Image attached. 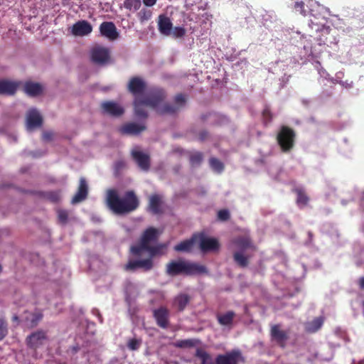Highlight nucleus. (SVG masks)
<instances>
[{"mask_svg":"<svg viewBox=\"0 0 364 364\" xmlns=\"http://www.w3.org/2000/svg\"><path fill=\"white\" fill-rule=\"evenodd\" d=\"M166 92L160 87H154L143 97H136L134 100V114L137 117L146 119L148 112L145 107L154 109L161 115L175 114L183 109L186 104V97L182 94H177L173 98V102H166Z\"/></svg>","mask_w":364,"mask_h":364,"instance_id":"1","label":"nucleus"},{"mask_svg":"<svg viewBox=\"0 0 364 364\" xmlns=\"http://www.w3.org/2000/svg\"><path fill=\"white\" fill-rule=\"evenodd\" d=\"M106 202L114 214L120 215L135 211L140 205L139 198L132 190L126 191L120 198L117 190L109 189L107 191Z\"/></svg>","mask_w":364,"mask_h":364,"instance_id":"2","label":"nucleus"},{"mask_svg":"<svg viewBox=\"0 0 364 364\" xmlns=\"http://www.w3.org/2000/svg\"><path fill=\"white\" fill-rule=\"evenodd\" d=\"M195 357L200 360V364H238L242 359L240 350H232L225 354L218 355L214 361L212 356L201 348L196 349Z\"/></svg>","mask_w":364,"mask_h":364,"instance_id":"3","label":"nucleus"},{"mask_svg":"<svg viewBox=\"0 0 364 364\" xmlns=\"http://www.w3.org/2000/svg\"><path fill=\"white\" fill-rule=\"evenodd\" d=\"M166 274L170 276H176L179 274L194 275L203 274L207 272L203 265L188 261L179 259L172 260L166 264Z\"/></svg>","mask_w":364,"mask_h":364,"instance_id":"4","label":"nucleus"},{"mask_svg":"<svg viewBox=\"0 0 364 364\" xmlns=\"http://www.w3.org/2000/svg\"><path fill=\"white\" fill-rule=\"evenodd\" d=\"M296 131L287 125H282L277 134L276 140L283 153L290 152L295 146Z\"/></svg>","mask_w":364,"mask_h":364,"instance_id":"5","label":"nucleus"},{"mask_svg":"<svg viewBox=\"0 0 364 364\" xmlns=\"http://www.w3.org/2000/svg\"><path fill=\"white\" fill-rule=\"evenodd\" d=\"M159 231L156 228L150 227L146 229L141 237L140 242L142 243V247L149 252L151 256L158 254L161 249V246H151V243L156 241L159 237Z\"/></svg>","mask_w":364,"mask_h":364,"instance_id":"6","label":"nucleus"},{"mask_svg":"<svg viewBox=\"0 0 364 364\" xmlns=\"http://www.w3.org/2000/svg\"><path fill=\"white\" fill-rule=\"evenodd\" d=\"M100 110L103 114L113 117H119L124 113L122 105L115 101H103L100 104Z\"/></svg>","mask_w":364,"mask_h":364,"instance_id":"7","label":"nucleus"},{"mask_svg":"<svg viewBox=\"0 0 364 364\" xmlns=\"http://www.w3.org/2000/svg\"><path fill=\"white\" fill-rule=\"evenodd\" d=\"M146 90V82L139 76L132 77L127 84V90L133 96L139 97L144 93Z\"/></svg>","mask_w":364,"mask_h":364,"instance_id":"8","label":"nucleus"},{"mask_svg":"<svg viewBox=\"0 0 364 364\" xmlns=\"http://www.w3.org/2000/svg\"><path fill=\"white\" fill-rule=\"evenodd\" d=\"M154 264L151 258L144 259H130L124 265V270L128 272H135L140 269L144 272L151 270L153 268Z\"/></svg>","mask_w":364,"mask_h":364,"instance_id":"9","label":"nucleus"},{"mask_svg":"<svg viewBox=\"0 0 364 364\" xmlns=\"http://www.w3.org/2000/svg\"><path fill=\"white\" fill-rule=\"evenodd\" d=\"M272 341L275 342L279 347L284 348L289 336L286 331L281 329L279 324L272 326L270 329Z\"/></svg>","mask_w":364,"mask_h":364,"instance_id":"10","label":"nucleus"},{"mask_svg":"<svg viewBox=\"0 0 364 364\" xmlns=\"http://www.w3.org/2000/svg\"><path fill=\"white\" fill-rule=\"evenodd\" d=\"M110 53L107 48L97 46L91 51V60L97 65H105L109 61Z\"/></svg>","mask_w":364,"mask_h":364,"instance_id":"11","label":"nucleus"},{"mask_svg":"<svg viewBox=\"0 0 364 364\" xmlns=\"http://www.w3.org/2000/svg\"><path fill=\"white\" fill-rule=\"evenodd\" d=\"M197 240L200 242V248L201 251L206 252L209 251H215L219 248V242L215 238L206 237L204 234L200 233L196 235Z\"/></svg>","mask_w":364,"mask_h":364,"instance_id":"12","label":"nucleus"},{"mask_svg":"<svg viewBox=\"0 0 364 364\" xmlns=\"http://www.w3.org/2000/svg\"><path fill=\"white\" fill-rule=\"evenodd\" d=\"M46 340V333L44 331L38 330L26 338V343L29 348L36 349L42 346Z\"/></svg>","mask_w":364,"mask_h":364,"instance_id":"13","label":"nucleus"},{"mask_svg":"<svg viewBox=\"0 0 364 364\" xmlns=\"http://www.w3.org/2000/svg\"><path fill=\"white\" fill-rule=\"evenodd\" d=\"M43 124V118L36 109H31L26 114L27 129L31 131L41 127Z\"/></svg>","mask_w":364,"mask_h":364,"instance_id":"14","label":"nucleus"},{"mask_svg":"<svg viewBox=\"0 0 364 364\" xmlns=\"http://www.w3.org/2000/svg\"><path fill=\"white\" fill-rule=\"evenodd\" d=\"M169 315V311L164 306H161L153 311V316L156 320V324L162 328H168Z\"/></svg>","mask_w":364,"mask_h":364,"instance_id":"15","label":"nucleus"},{"mask_svg":"<svg viewBox=\"0 0 364 364\" xmlns=\"http://www.w3.org/2000/svg\"><path fill=\"white\" fill-rule=\"evenodd\" d=\"M100 31L102 36L110 41H114L119 37V33L113 22L105 21L100 26Z\"/></svg>","mask_w":364,"mask_h":364,"instance_id":"16","label":"nucleus"},{"mask_svg":"<svg viewBox=\"0 0 364 364\" xmlns=\"http://www.w3.org/2000/svg\"><path fill=\"white\" fill-rule=\"evenodd\" d=\"M88 195V185L86 179L81 177L79 181L77 191L71 200L72 204H77L85 200Z\"/></svg>","mask_w":364,"mask_h":364,"instance_id":"17","label":"nucleus"},{"mask_svg":"<svg viewBox=\"0 0 364 364\" xmlns=\"http://www.w3.org/2000/svg\"><path fill=\"white\" fill-rule=\"evenodd\" d=\"M92 31V25L85 20L78 21L72 26L71 33L75 36H84Z\"/></svg>","mask_w":364,"mask_h":364,"instance_id":"18","label":"nucleus"},{"mask_svg":"<svg viewBox=\"0 0 364 364\" xmlns=\"http://www.w3.org/2000/svg\"><path fill=\"white\" fill-rule=\"evenodd\" d=\"M132 156L141 170L147 171L149 169L151 161L148 154H144L140 151H133Z\"/></svg>","mask_w":364,"mask_h":364,"instance_id":"19","label":"nucleus"},{"mask_svg":"<svg viewBox=\"0 0 364 364\" xmlns=\"http://www.w3.org/2000/svg\"><path fill=\"white\" fill-rule=\"evenodd\" d=\"M20 85L21 82L1 80H0V95H14Z\"/></svg>","mask_w":364,"mask_h":364,"instance_id":"20","label":"nucleus"},{"mask_svg":"<svg viewBox=\"0 0 364 364\" xmlns=\"http://www.w3.org/2000/svg\"><path fill=\"white\" fill-rule=\"evenodd\" d=\"M235 318V313L233 311H228L225 313H218L216 315L218 323L222 326L228 328L229 329L232 328Z\"/></svg>","mask_w":364,"mask_h":364,"instance_id":"21","label":"nucleus"},{"mask_svg":"<svg viewBox=\"0 0 364 364\" xmlns=\"http://www.w3.org/2000/svg\"><path fill=\"white\" fill-rule=\"evenodd\" d=\"M173 23L171 19L164 14H161L158 17V29L164 36H171Z\"/></svg>","mask_w":364,"mask_h":364,"instance_id":"22","label":"nucleus"},{"mask_svg":"<svg viewBox=\"0 0 364 364\" xmlns=\"http://www.w3.org/2000/svg\"><path fill=\"white\" fill-rule=\"evenodd\" d=\"M146 127L144 124H139L135 122H130L124 124L119 129L122 134L129 135H137L144 131Z\"/></svg>","mask_w":364,"mask_h":364,"instance_id":"23","label":"nucleus"},{"mask_svg":"<svg viewBox=\"0 0 364 364\" xmlns=\"http://www.w3.org/2000/svg\"><path fill=\"white\" fill-rule=\"evenodd\" d=\"M162 198L159 194L151 195L149 200V210L154 215H159L163 213Z\"/></svg>","mask_w":364,"mask_h":364,"instance_id":"24","label":"nucleus"},{"mask_svg":"<svg viewBox=\"0 0 364 364\" xmlns=\"http://www.w3.org/2000/svg\"><path fill=\"white\" fill-rule=\"evenodd\" d=\"M23 91L31 97H36L42 93L43 87L40 83L27 81L23 85Z\"/></svg>","mask_w":364,"mask_h":364,"instance_id":"25","label":"nucleus"},{"mask_svg":"<svg viewBox=\"0 0 364 364\" xmlns=\"http://www.w3.org/2000/svg\"><path fill=\"white\" fill-rule=\"evenodd\" d=\"M234 245L240 250V252L245 251L247 249H253L255 247L249 236H239L234 239Z\"/></svg>","mask_w":364,"mask_h":364,"instance_id":"26","label":"nucleus"},{"mask_svg":"<svg viewBox=\"0 0 364 364\" xmlns=\"http://www.w3.org/2000/svg\"><path fill=\"white\" fill-rule=\"evenodd\" d=\"M191 301V297L186 294L177 295L173 302V305L179 311H183Z\"/></svg>","mask_w":364,"mask_h":364,"instance_id":"27","label":"nucleus"},{"mask_svg":"<svg viewBox=\"0 0 364 364\" xmlns=\"http://www.w3.org/2000/svg\"><path fill=\"white\" fill-rule=\"evenodd\" d=\"M324 318L322 316L316 317L311 321L305 323V330L306 332L313 333L318 331L323 326Z\"/></svg>","mask_w":364,"mask_h":364,"instance_id":"28","label":"nucleus"},{"mask_svg":"<svg viewBox=\"0 0 364 364\" xmlns=\"http://www.w3.org/2000/svg\"><path fill=\"white\" fill-rule=\"evenodd\" d=\"M43 315L41 311H36L29 313L26 317V323L29 328H33L42 320Z\"/></svg>","mask_w":364,"mask_h":364,"instance_id":"29","label":"nucleus"},{"mask_svg":"<svg viewBox=\"0 0 364 364\" xmlns=\"http://www.w3.org/2000/svg\"><path fill=\"white\" fill-rule=\"evenodd\" d=\"M197 240L196 235L190 240H186L181 242L174 247V250L176 252H186L191 251L194 242Z\"/></svg>","mask_w":364,"mask_h":364,"instance_id":"30","label":"nucleus"},{"mask_svg":"<svg viewBox=\"0 0 364 364\" xmlns=\"http://www.w3.org/2000/svg\"><path fill=\"white\" fill-rule=\"evenodd\" d=\"M233 259L240 267L245 268L249 264V257L244 255L242 252L237 251L234 252Z\"/></svg>","mask_w":364,"mask_h":364,"instance_id":"31","label":"nucleus"},{"mask_svg":"<svg viewBox=\"0 0 364 364\" xmlns=\"http://www.w3.org/2000/svg\"><path fill=\"white\" fill-rule=\"evenodd\" d=\"M200 343L199 339L190 338L186 340H179L174 345L177 348H192L197 346Z\"/></svg>","mask_w":364,"mask_h":364,"instance_id":"32","label":"nucleus"},{"mask_svg":"<svg viewBox=\"0 0 364 364\" xmlns=\"http://www.w3.org/2000/svg\"><path fill=\"white\" fill-rule=\"evenodd\" d=\"M152 11L147 8H142L136 14V16L141 23L149 21L152 17Z\"/></svg>","mask_w":364,"mask_h":364,"instance_id":"33","label":"nucleus"},{"mask_svg":"<svg viewBox=\"0 0 364 364\" xmlns=\"http://www.w3.org/2000/svg\"><path fill=\"white\" fill-rule=\"evenodd\" d=\"M141 6V0H124V7L129 11H136L140 9Z\"/></svg>","mask_w":364,"mask_h":364,"instance_id":"34","label":"nucleus"},{"mask_svg":"<svg viewBox=\"0 0 364 364\" xmlns=\"http://www.w3.org/2000/svg\"><path fill=\"white\" fill-rule=\"evenodd\" d=\"M262 123L264 127L269 126L273 119V114L272 113L269 106L265 105L262 112Z\"/></svg>","mask_w":364,"mask_h":364,"instance_id":"35","label":"nucleus"},{"mask_svg":"<svg viewBox=\"0 0 364 364\" xmlns=\"http://www.w3.org/2000/svg\"><path fill=\"white\" fill-rule=\"evenodd\" d=\"M296 203L301 206H305L309 203V198L302 189H296Z\"/></svg>","mask_w":364,"mask_h":364,"instance_id":"36","label":"nucleus"},{"mask_svg":"<svg viewBox=\"0 0 364 364\" xmlns=\"http://www.w3.org/2000/svg\"><path fill=\"white\" fill-rule=\"evenodd\" d=\"M189 160L192 166H200L203 160V155L200 151H196L190 155Z\"/></svg>","mask_w":364,"mask_h":364,"instance_id":"37","label":"nucleus"},{"mask_svg":"<svg viewBox=\"0 0 364 364\" xmlns=\"http://www.w3.org/2000/svg\"><path fill=\"white\" fill-rule=\"evenodd\" d=\"M211 168L218 173H220L224 169L223 164L218 159L212 157L209 159Z\"/></svg>","mask_w":364,"mask_h":364,"instance_id":"38","label":"nucleus"},{"mask_svg":"<svg viewBox=\"0 0 364 364\" xmlns=\"http://www.w3.org/2000/svg\"><path fill=\"white\" fill-rule=\"evenodd\" d=\"M186 31L183 27L181 26H176L174 28L172 27L171 35L174 38H182L186 35Z\"/></svg>","mask_w":364,"mask_h":364,"instance_id":"39","label":"nucleus"},{"mask_svg":"<svg viewBox=\"0 0 364 364\" xmlns=\"http://www.w3.org/2000/svg\"><path fill=\"white\" fill-rule=\"evenodd\" d=\"M141 339L132 338L127 343V347L131 350H136L141 345Z\"/></svg>","mask_w":364,"mask_h":364,"instance_id":"40","label":"nucleus"},{"mask_svg":"<svg viewBox=\"0 0 364 364\" xmlns=\"http://www.w3.org/2000/svg\"><path fill=\"white\" fill-rule=\"evenodd\" d=\"M7 333V323L3 318L0 317V341L3 340Z\"/></svg>","mask_w":364,"mask_h":364,"instance_id":"41","label":"nucleus"},{"mask_svg":"<svg viewBox=\"0 0 364 364\" xmlns=\"http://www.w3.org/2000/svg\"><path fill=\"white\" fill-rule=\"evenodd\" d=\"M58 220L61 224H66L68 219V213L65 210H59L58 211Z\"/></svg>","mask_w":364,"mask_h":364,"instance_id":"42","label":"nucleus"},{"mask_svg":"<svg viewBox=\"0 0 364 364\" xmlns=\"http://www.w3.org/2000/svg\"><path fill=\"white\" fill-rule=\"evenodd\" d=\"M45 197L53 203H57L60 200V194L58 192L50 191L45 194Z\"/></svg>","mask_w":364,"mask_h":364,"instance_id":"43","label":"nucleus"},{"mask_svg":"<svg viewBox=\"0 0 364 364\" xmlns=\"http://www.w3.org/2000/svg\"><path fill=\"white\" fill-rule=\"evenodd\" d=\"M230 215L228 210L223 209L218 212V218L222 221H227L230 219Z\"/></svg>","mask_w":364,"mask_h":364,"instance_id":"44","label":"nucleus"},{"mask_svg":"<svg viewBox=\"0 0 364 364\" xmlns=\"http://www.w3.org/2000/svg\"><path fill=\"white\" fill-rule=\"evenodd\" d=\"M305 4L304 1H296L294 4V9L296 11L299 12L303 16H306V10L304 9Z\"/></svg>","mask_w":364,"mask_h":364,"instance_id":"45","label":"nucleus"},{"mask_svg":"<svg viewBox=\"0 0 364 364\" xmlns=\"http://www.w3.org/2000/svg\"><path fill=\"white\" fill-rule=\"evenodd\" d=\"M142 251H146V250L142 247L141 242H139V245L133 246L131 248L132 253L135 256H140Z\"/></svg>","mask_w":364,"mask_h":364,"instance_id":"46","label":"nucleus"},{"mask_svg":"<svg viewBox=\"0 0 364 364\" xmlns=\"http://www.w3.org/2000/svg\"><path fill=\"white\" fill-rule=\"evenodd\" d=\"M43 139L46 141H51L53 137V133L52 132H44L43 133Z\"/></svg>","mask_w":364,"mask_h":364,"instance_id":"47","label":"nucleus"},{"mask_svg":"<svg viewBox=\"0 0 364 364\" xmlns=\"http://www.w3.org/2000/svg\"><path fill=\"white\" fill-rule=\"evenodd\" d=\"M142 1H143V4L146 7H151V6H154L157 1V0H142Z\"/></svg>","mask_w":364,"mask_h":364,"instance_id":"48","label":"nucleus"},{"mask_svg":"<svg viewBox=\"0 0 364 364\" xmlns=\"http://www.w3.org/2000/svg\"><path fill=\"white\" fill-rule=\"evenodd\" d=\"M208 133L206 131H203L199 134V138L201 141L205 140L208 137Z\"/></svg>","mask_w":364,"mask_h":364,"instance_id":"49","label":"nucleus"},{"mask_svg":"<svg viewBox=\"0 0 364 364\" xmlns=\"http://www.w3.org/2000/svg\"><path fill=\"white\" fill-rule=\"evenodd\" d=\"M359 287L361 289H364V277L359 279Z\"/></svg>","mask_w":364,"mask_h":364,"instance_id":"50","label":"nucleus"},{"mask_svg":"<svg viewBox=\"0 0 364 364\" xmlns=\"http://www.w3.org/2000/svg\"><path fill=\"white\" fill-rule=\"evenodd\" d=\"M220 118L222 120V123H226L229 122L228 118L225 116H221Z\"/></svg>","mask_w":364,"mask_h":364,"instance_id":"51","label":"nucleus"},{"mask_svg":"<svg viewBox=\"0 0 364 364\" xmlns=\"http://www.w3.org/2000/svg\"><path fill=\"white\" fill-rule=\"evenodd\" d=\"M116 165H117V168H119L124 166V163L123 161H118V162H117Z\"/></svg>","mask_w":364,"mask_h":364,"instance_id":"52","label":"nucleus"},{"mask_svg":"<svg viewBox=\"0 0 364 364\" xmlns=\"http://www.w3.org/2000/svg\"><path fill=\"white\" fill-rule=\"evenodd\" d=\"M1 272H2V267H1V265L0 264V274L1 273Z\"/></svg>","mask_w":364,"mask_h":364,"instance_id":"53","label":"nucleus"},{"mask_svg":"<svg viewBox=\"0 0 364 364\" xmlns=\"http://www.w3.org/2000/svg\"><path fill=\"white\" fill-rule=\"evenodd\" d=\"M14 320H16V319H18V317H17V316H14Z\"/></svg>","mask_w":364,"mask_h":364,"instance_id":"54","label":"nucleus"}]
</instances>
